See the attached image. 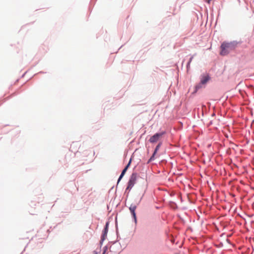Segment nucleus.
<instances>
[{
	"label": "nucleus",
	"instance_id": "obj_9",
	"mask_svg": "<svg viewBox=\"0 0 254 254\" xmlns=\"http://www.w3.org/2000/svg\"><path fill=\"white\" fill-rule=\"evenodd\" d=\"M201 84H200V83L199 84L195 86V92H196L197 90H198L199 89H200L201 87Z\"/></svg>",
	"mask_w": 254,
	"mask_h": 254
},
{
	"label": "nucleus",
	"instance_id": "obj_4",
	"mask_svg": "<svg viewBox=\"0 0 254 254\" xmlns=\"http://www.w3.org/2000/svg\"><path fill=\"white\" fill-rule=\"evenodd\" d=\"M136 208V206L134 204H131L129 207V210L135 222L136 221V217L135 212Z\"/></svg>",
	"mask_w": 254,
	"mask_h": 254
},
{
	"label": "nucleus",
	"instance_id": "obj_8",
	"mask_svg": "<svg viewBox=\"0 0 254 254\" xmlns=\"http://www.w3.org/2000/svg\"><path fill=\"white\" fill-rule=\"evenodd\" d=\"M107 232H108V224L107 223L106 227L105 228V229L104 230V232H103V236H102V237H103L102 239L103 240H104L105 239V236H106Z\"/></svg>",
	"mask_w": 254,
	"mask_h": 254
},
{
	"label": "nucleus",
	"instance_id": "obj_7",
	"mask_svg": "<svg viewBox=\"0 0 254 254\" xmlns=\"http://www.w3.org/2000/svg\"><path fill=\"white\" fill-rule=\"evenodd\" d=\"M210 79L208 75L203 76L200 81V84H205Z\"/></svg>",
	"mask_w": 254,
	"mask_h": 254
},
{
	"label": "nucleus",
	"instance_id": "obj_10",
	"mask_svg": "<svg viewBox=\"0 0 254 254\" xmlns=\"http://www.w3.org/2000/svg\"><path fill=\"white\" fill-rule=\"evenodd\" d=\"M192 59H193V57L192 56V57L190 58V60H189V62H188V64H187V67H188L190 66V64L191 62V61H192Z\"/></svg>",
	"mask_w": 254,
	"mask_h": 254
},
{
	"label": "nucleus",
	"instance_id": "obj_6",
	"mask_svg": "<svg viewBox=\"0 0 254 254\" xmlns=\"http://www.w3.org/2000/svg\"><path fill=\"white\" fill-rule=\"evenodd\" d=\"M161 146V143H159L157 146L155 148V149L154 151V153L153 154V155H152V156L150 157V158L149 159L148 162H150L152 160H153L154 159V156H155V154L157 153V151L158 150V149H159L160 147Z\"/></svg>",
	"mask_w": 254,
	"mask_h": 254
},
{
	"label": "nucleus",
	"instance_id": "obj_1",
	"mask_svg": "<svg viewBox=\"0 0 254 254\" xmlns=\"http://www.w3.org/2000/svg\"><path fill=\"white\" fill-rule=\"evenodd\" d=\"M235 49V45L232 43L223 42L221 46L220 55L225 56Z\"/></svg>",
	"mask_w": 254,
	"mask_h": 254
},
{
	"label": "nucleus",
	"instance_id": "obj_5",
	"mask_svg": "<svg viewBox=\"0 0 254 254\" xmlns=\"http://www.w3.org/2000/svg\"><path fill=\"white\" fill-rule=\"evenodd\" d=\"M131 159H130L128 163L127 164V165L126 166V167L124 169V170H123L119 179H118V183H119L120 180L122 179V178H123V177L124 176L125 174L126 173L127 170L128 168L129 167L130 164V163H131Z\"/></svg>",
	"mask_w": 254,
	"mask_h": 254
},
{
	"label": "nucleus",
	"instance_id": "obj_2",
	"mask_svg": "<svg viewBox=\"0 0 254 254\" xmlns=\"http://www.w3.org/2000/svg\"><path fill=\"white\" fill-rule=\"evenodd\" d=\"M137 178V174L135 173H132L129 178L128 182V186L127 188V190L131 189L134 185L135 184Z\"/></svg>",
	"mask_w": 254,
	"mask_h": 254
},
{
	"label": "nucleus",
	"instance_id": "obj_3",
	"mask_svg": "<svg viewBox=\"0 0 254 254\" xmlns=\"http://www.w3.org/2000/svg\"><path fill=\"white\" fill-rule=\"evenodd\" d=\"M165 133V132L163 131L160 133H156L149 139V141L151 143L156 142Z\"/></svg>",
	"mask_w": 254,
	"mask_h": 254
}]
</instances>
